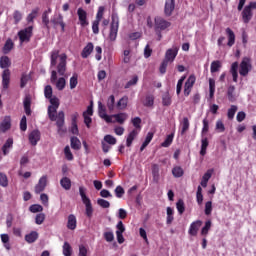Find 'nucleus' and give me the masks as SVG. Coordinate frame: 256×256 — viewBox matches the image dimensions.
<instances>
[{"instance_id":"f257e3e1","label":"nucleus","mask_w":256,"mask_h":256,"mask_svg":"<svg viewBox=\"0 0 256 256\" xmlns=\"http://www.w3.org/2000/svg\"><path fill=\"white\" fill-rule=\"evenodd\" d=\"M53 112V106H48V117L50 121H56V127H58V133H65L63 125H65V112L60 111L58 115Z\"/></svg>"},{"instance_id":"f03ea898","label":"nucleus","mask_w":256,"mask_h":256,"mask_svg":"<svg viewBox=\"0 0 256 256\" xmlns=\"http://www.w3.org/2000/svg\"><path fill=\"white\" fill-rule=\"evenodd\" d=\"M87 188L80 186L79 187V194L82 199V203L85 204V215L88 217V219H91L93 217V204H91V199L87 197Z\"/></svg>"},{"instance_id":"7ed1b4c3","label":"nucleus","mask_w":256,"mask_h":256,"mask_svg":"<svg viewBox=\"0 0 256 256\" xmlns=\"http://www.w3.org/2000/svg\"><path fill=\"white\" fill-rule=\"evenodd\" d=\"M119 32V16L117 13L112 14V22L110 25L109 39L115 41L117 39V33Z\"/></svg>"},{"instance_id":"20e7f679","label":"nucleus","mask_w":256,"mask_h":256,"mask_svg":"<svg viewBox=\"0 0 256 256\" xmlns=\"http://www.w3.org/2000/svg\"><path fill=\"white\" fill-rule=\"evenodd\" d=\"M253 9H256V2H250L242 11L243 23H249L253 19Z\"/></svg>"},{"instance_id":"39448f33","label":"nucleus","mask_w":256,"mask_h":256,"mask_svg":"<svg viewBox=\"0 0 256 256\" xmlns=\"http://www.w3.org/2000/svg\"><path fill=\"white\" fill-rule=\"evenodd\" d=\"M18 37L20 40V45H23V43H29V41H31V37H33V26L20 30L18 32Z\"/></svg>"},{"instance_id":"423d86ee","label":"nucleus","mask_w":256,"mask_h":256,"mask_svg":"<svg viewBox=\"0 0 256 256\" xmlns=\"http://www.w3.org/2000/svg\"><path fill=\"white\" fill-rule=\"evenodd\" d=\"M251 69H253V66L251 65V59L249 57H244L240 63V75L242 77H247Z\"/></svg>"},{"instance_id":"0eeeda50","label":"nucleus","mask_w":256,"mask_h":256,"mask_svg":"<svg viewBox=\"0 0 256 256\" xmlns=\"http://www.w3.org/2000/svg\"><path fill=\"white\" fill-rule=\"evenodd\" d=\"M168 27H171V22L161 18L156 17L155 18V31H165V29H168Z\"/></svg>"},{"instance_id":"6e6552de","label":"nucleus","mask_w":256,"mask_h":256,"mask_svg":"<svg viewBox=\"0 0 256 256\" xmlns=\"http://www.w3.org/2000/svg\"><path fill=\"white\" fill-rule=\"evenodd\" d=\"M98 115L101 119H104L106 123H113V119L107 114V108H105V105H103L101 101L98 102Z\"/></svg>"},{"instance_id":"1a4fd4ad","label":"nucleus","mask_w":256,"mask_h":256,"mask_svg":"<svg viewBox=\"0 0 256 256\" xmlns=\"http://www.w3.org/2000/svg\"><path fill=\"white\" fill-rule=\"evenodd\" d=\"M195 81H196L195 75H190L186 80L184 84L185 97H189V95H191V89H193V86L195 85Z\"/></svg>"},{"instance_id":"9d476101","label":"nucleus","mask_w":256,"mask_h":256,"mask_svg":"<svg viewBox=\"0 0 256 256\" xmlns=\"http://www.w3.org/2000/svg\"><path fill=\"white\" fill-rule=\"evenodd\" d=\"M66 71H67V55L62 54L60 56V62L57 65V72L59 75H61L63 77V75H65Z\"/></svg>"},{"instance_id":"9b49d317","label":"nucleus","mask_w":256,"mask_h":256,"mask_svg":"<svg viewBox=\"0 0 256 256\" xmlns=\"http://www.w3.org/2000/svg\"><path fill=\"white\" fill-rule=\"evenodd\" d=\"M30 145L35 147L39 141H41V132L39 130H33L28 136Z\"/></svg>"},{"instance_id":"f8f14e48","label":"nucleus","mask_w":256,"mask_h":256,"mask_svg":"<svg viewBox=\"0 0 256 256\" xmlns=\"http://www.w3.org/2000/svg\"><path fill=\"white\" fill-rule=\"evenodd\" d=\"M45 187H47V176H42L34 189L36 195H39V193H43V191H45Z\"/></svg>"},{"instance_id":"ddd939ff","label":"nucleus","mask_w":256,"mask_h":256,"mask_svg":"<svg viewBox=\"0 0 256 256\" xmlns=\"http://www.w3.org/2000/svg\"><path fill=\"white\" fill-rule=\"evenodd\" d=\"M203 225V222L201 220H196L191 223L190 228L188 230L189 235L192 237H195L199 231V228Z\"/></svg>"},{"instance_id":"4468645a","label":"nucleus","mask_w":256,"mask_h":256,"mask_svg":"<svg viewBox=\"0 0 256 256\" xmlns=\"http://www.w3.org/2000/svg\"><path fill=\"white\" fill-rule=\"evenodd\" d=\"M77 15L80 21V25L82 27H86V25H89V22H87V12L83 10V8H78Z\"/></svg>"},{"instance_id":"2eb2a0df","label":"nucleus","mask_w":256,"mask_h":256,"mask_svg":"<svg viewBox=\"0 0 256 256\" xmlns=\"http://www.w3.org/2000/svg\"><path fill=\"white\" fill-rule=\"evenodd\" d=\"M11 129V116H5L2 122L0 123V131L2 133H7Z\"/></svg>"},{"instance_id":"dca6fc26","label":"nucleus","mask_w":256,"mask_h":256,"mask_svg":"<svg viewBox=\"0 0 256 256\" xmlns=\"http://www.w3.org/2000/svg\"><path fill=\"white\" fill-rule=\"evenodd\" d=\"M10 80H11V71L9 69H5L2 73L3 89H9Z\"/></svg>"},{"instance_id":"f3484780","label":"nucleus","mask_w":256,"mask_h":256,"mask_svg":"<svg viewBox=\"0 0 256 256\" xmlns=\"http://www.w3.org/2000/svg\"><path fill=\"white\" fill-rule=\"evenodd\" d=\"M177 53V48H170L166 51L164 59L170 63H173L175 61V57H177Z\"/></svg>"},{"instance_id":"a211bd4d","label":"nucleus","mask_w":256,"mask_h":256,"mask_svg":"<svg viewBox=\"0 0 256 256\" xmlns=\"http://www.w3.org/2000/svg\"><path fill=\"white\" fill-rule=\"evenodd\" d=\"M175 10V0H166L164 13L168 17L171 16L173 11Z\"/></svg>"},{"instance_id":"6ab92c4d","label":"nucleus","mask_w":256,"mask_h":256,"mask_svg":"<svg viewBox=\"0 0 256 256\" xmlns=\"http://www.w3.org/2000/svg\"><path fill=\"white\" fill-rule=\"evenodd\" d=\"M23 107L27 116L31 115V95H26L23 100Z\"/></svg>"},{"instance_id":"aec40b11","label":"nucleus","mask_w":256,"mask_h":256,"mask_svg":"<svg viewBox=\"0 0 256 256\" xmlns=\"http://www.w3.org/2000/svg\"><path fill=\"white\" fill-rule=\"evenodd\" d=\"M238 71H239V62L232 63L231 68H230V73L233 77L234 83H237V79L239 77Z\"/></svg>"},{"instance_id":"412c9836","label":"nucleus","mask_w":256,"mask_h":256,"mask_svg":"<svg viewBox=\"0 0 256 256\" xmlns=\"http://www.w3.org/2000/svg\"><path fill=\"white\" fill-rule=\"evenodd\" d=\"M93 49H94V46H93V43L89 42L82 50V53H81V57L83 59H87V57H89V55H91V53H93Z\"/></svg>"},{"instance_id":"4be33fe9","label":"nucleus","mask_w":256,"mask_h":256,"mask_svg":"<svg viewBox=\"0 0 256 256\" xmlns=\"http://www.w3.org/2000/svg\"><path fill=\"white\" fill-rule=\"evenodd\" d=\"M67 228L71 231H75V229H77V218L75 215L70 214L68 216Z\"/></svg>"},{"instance_id":"5701e85b","label":"nucleus","mask_w":256,"mask_h":256,"mask_svg":"<svg viewBox=\"0 0 256 256\" xmlns=\"http://www.w3.org/2000/svg\"><path fill=\"white\" fill-rule=\"evenodd\" d=\"M10 149H13V138H8L2 146L3 155H9Z\"/></svg>"},{"instance_id":"b1692460","label":"nucleus","mask_w":256,"mask_h":256,"mask_svg":"<svg viewBox=\"0 0 256 256\" xmlns=\"http://www.w3.org/2000/svg\"><path fill=\"white\" fill-rule=\"evenodd\" d=\"M226 35L228 36V47H232L235 45V32L231 30V28H226Z\"/></svg>"},{"instance_id":"393cba45","label":"nucleus","mask_w":256,"mask_h":256,"mask_svg":"<svg viewBox=\"0 0 256 256\" xmlns=\"http://www.w3.org/2000/svg\"><path fill=\"white\" fill-rule=\"evenodd\" d=\"M227 97L230 103H235L237 101V96L235 95V86L231 85L228 87Z\"/></svg>"},{"instance_id":"a878e982","label":"nucleus","mask_w":256,"mask_h":256,"mask_svg":"<svg viewBox=\"0 0 256 256\" xmlns=\"http://www.w3.org/2000/svg\"><path fill=\"white\" fill-rule=\"evenodd\" d=\"M70 146L74 151H79L81 149V140L77 136H72L70 138Z\"/></svg>"},{"instance_id":"bb28decb","label":"nucleus","mask_w":256,"mask_h":256,"mask_svg":"<svg viewBox=\"0 0 256 256\" xmlns=\"http://www.w3.org/2000/svg\"><path fill=\"white\" fill-rule=\"evenodd\" d=\"M50 23H53L54 27H56V25H60L62 31H65V22H63V16L61 14L58 15V18H52Z\"/></svg>"},{"instance_id":"cd10ccee","label":"nucleus","mask_w":256,"mask_h":256,"mask_svg":"<svg viewBox=\"0 0 256 256\" xmlns=\"http://www.w3.org/2000/svg\"><path fill=\"white\" fill-rule=\"evenodd\" d=\"M37 239H39V233H37V231H32L29 234L25 235V241L27 243H35Z\"/></svg>"},{"instance_id":"c85d7f7f","label":"nucleus","mask_w":256,"mask_h":256,"mask_svg":"<svg viewBox=\"0 0 256 256\" xmlns=\"http://www.w3.org/2000/svg\"><path fill=\"white\" fill-rule=\"evenodd\" d=\"M137 135H139V132H137L135 129L129 133L126 139V147H131V145H133V141H135V137H137Z\"/></svg>"},{"instance_id":"c756f323","label":"nucleus","mask_w":256,"mask_h":256,"mask_svg":"<svg viewBox=\"0 0 256 256\" xmlns=\"http://www.w3.org/2000/svg\"><path fill=\"white\" fill-rule=\"evenodd\" d=\"M137 135H139V132H137L135 129L129 133L126 139V147H131V145H133V141H135V137H137Z\"/></svg>"},{"instance_id":"7c9ffc66","label":"nucleus","mask_w":256,"mask_h":256,"mask_svg":"<svg viewBox=\"0 0 256 256\" xmlns=\"http://www.w3.org/2000/svg\"><path fill=\"white\" fill-rule=\"evenodd\" d=\"M137 135H139V132H137L135 129L129 133L126 139V147H131V145H133V141H135V137H137Z\"/></svg>"},{"instance_id":"2f4dec72","label":"nucleus","mask_w":256,"mask_h":256,"mask_svg":"<svg viewBox=\"0 0 256 256\" xmlns=\"http://www.w3.org/2000/svg\"><path fill=\"white\" fill-rule=\"evenodd\" d=\"M48 99L50 101V107H52L53 113H57V109H59V98H57V96H52Z\"/></svg>"},{"instance_id":"473e14b6","label":"nucleus","mask_w":256,"mask_h":256,"mask_svg":"<svg viewBox=\"0 0 256 256\" xmlns=\"http://www.w3.org/2000/svg\"><path fill=\"white\" fill-rule=\"evenodd\" d=\"M116 119L117 123H120V125H123L125 121H127V113H118L111 116V119Z\"/></svg>"},{"instance_id":"72a5a7b5","label":"nucleus","mask_w":256,"mask_h":256,"mask_svg":"<svg viewBox=\"0 0 256 256\" xmlns=\"http://www.w3.org/2000/svg\"><path fill=\"white\" fill-rule=\"evenodd\" d=\"M151 141H153V132H148L144 142L140 147V151L141 152L145 151V148L149 145V143H151Z\"/></svg>"},{"instance_id":"f704fd0d","label":"nucleus","mask_w":256,"mask_h":256,"mask_svg":"<svg viewBox=\"0 0 256 256\" xmlns=\"http://www.w3.org/2000/svg\"><path fill=\"white\" fill-rule=\"evenodd\" d=\"M10 65H11V59H9L8 56H2L0 58L1 69H9Z\"/></svg>"},{"instance_id":"c9c22d12","label":"nucleus","mask_w":256,"mask_h":256,"mask_svg":"<svg viewBox=\"0 0 256 256\" xmlns=\"http://www.w3.org/2000/svg\"><path fill=\"white\" fill-rule=\"evenodd\" d=\"M60 185L63 189L69 191V189H71V179H69L68 177H63L60 180Z\"/></svg>"},{"instance_id":"e433bc0d","label":"nucleus","mask_w":256,"mask_h":256,"mask_svg":"<svg viewBox=\"0 0 256 256\" xmlns=\"http://www.w3.org/2000/svg\"><path fill=\"white\" fill-rule=\"evenodd\" d=\"M239 107L237 105H231L227 112V117L230 121L235 118V113H237Z\"/></svg>"},{"instance_id":"4c0bfd02","label":"nucleus","mask_w":256,"mask_h":256,"mask_svg":"<svg viewBox=\"0 0 256 256\" xmlns=\"http://www.w3.org/2000/svg\"><path fill=\"white\" fill-rule=\"evenodd\" d=\"M174 213L175 212L173 211V208L167 207V209H166V214H167L166 223H167V225H171V223H173V220L175 219L173 217Z\"/></svg>"},{"instance_id":"58836bf2","label":"nucleus","mask_w":256,"mask_h":256,"mask_svg":"<svg viewBox=\"0 0 256 256\" xmlns=\"http://www.w3.org/2000/svg\"><path fill=\"white\" fill-rule=\"evenodd\" d=\"M152 176H153V181L155 183H159V165L153 164V166H152Z\"/></svg>"},{"instance_id":"ea45409f","label":"nucleus","mask_w":256,"mask_h":256,"mask_svg":"<svg viewBox=\"0 0 256 256\" xmlns=\"http://www.w3.org/2000/svg\"><path fill=\"white\" fill-rule=\"evenodd\" d=\"M57 59H59V50H54L51 52L50 66L55 67L57 65Z\"/></svg>"},{"instance_id":"a19ab883","label":"nucleus","mask_w":256,"mask_h":256,"mask_svg":"<svg viewBox=\"0 0 256 256\" xmlns=\"http://www.w3.org/2000/svg\"><path fill=\"white\" fill-rule=\"evenodd\" d=\"M184 173L185 172L183 171V168H181L180 166H175L172 169V175L177 179H179V177H183Z\"/></svg>"},{"instance_id":"79ce46f5","label":"nucleus","mask_w":256,"mask_h":256,"mask_svg":"<svg viewBox=\"0 0 256 256\" xmlns=\"http://www.w3.org/2000/svg\"><path fill=\"white\" fill-rule=\"evenodd\" d=\"M221 69V61L215 60L211 63L210 71L211 73H217Z\"/></svg>"},{"instance_id":"37998d69","label":"nucleus","mask_w":256,"mask_h":256,"mask_svg":"<svg viewBox=\"0 0 256 256\" xmlns=\"http://www.w3.org/2000/svg\"><path fill=\"white\" fill-rule=\"evenodd\" d=\"M169 60H166L165 58L163 59L162 63L160 64L159 67V72L161 73V75H165L167 73V67L169 65Z\"/></svg>"},{"instance_id":"c03bdc74","label":"nucleus","mask_w":256,"mask_h":256,"mask_svg":"<svg viewBox=\"0 0 256 256\" xmlns=\"http://www.w3.org/2000/svg\"><path fill=\"white\" fill-rule=\"evenodd\" d=\"M171 103V95H169V92H166L162 96V105H164V107H169Z\"/></svg>"},{"instance_id":"a18cd8bd","label":"nucleus","mask_w":256,"mask_h":256,"mask_svg":"<svg viewBox=\"0 0 256 256\" xmlns=\"http://www.w3.org/2000/svg\"><path fill=\"white\" fill-rule=\"evenodd\" d=\"M42 23L48 31L49 29H51V26H49V23H51V21L49 20V14H47V12H43L42 14Z\"/></svg>"},{"instance_id":"49530a36","label":"nucleus","mask_w":256,"mask_h":256,"mask_svg":"<svg viewBox=\"0 0 256 256\" xmlns=\"http://www.w3.org/2000/svg\"><path fill=\"white\" fill-rule=\"evenodd\" d=\"M73 253V249L71 248V244L65 242L63 245V255L64 256H71Z\"/></svg>"},{"instance_id":"de8ad7c7","label":"nucleus","mask_w":256,"mask_h":256,"mask_svg":"<svg viewBox=\"0 0 256 256\" xmlns=\"http://www.w3.org/2000/svg\"><path fill=\"white\" fill-rule=\"evenodd\" d=\"M210 229H211V220H207L205 222L204 227L201 229V235H203V237H207Z\"/></svg>"},{"instance_id":"09e8293b","label":"nucleus","mask_w":256,"mask_h":256,"mask_svg":"<svg viewBox=\"0 0 256 256\" xmlns=\"http://www.w3.org/2000/svg\"><path fill=\"white\" fill-rule=\"evenodd\" d=\"M176 209L179 215H183V213H185V202H183L182 199H179L178 202L176 203Z\"/></svg>"},{"instance_id":"8fccbe9b","label":"nucleus","mask_w":256,"mask_h":256,"mask_svg":"<svg viewBox=\"0 0 256 256\" xmlns=\"http://www.w3.org/2000/svg\"><path fill=\"white\" fill-rule=\"evenodd\" d=\"M173 137H175V134H169L164 142L161 143V147H170L171 143H173Z\"/></svg>"},{"instance_id":"3c124183","label":"nucleus","mask_w":256,"mask_h":256,"mask_svg":"<svg viewBox=\"0 0 256 256\" xmlns=\"http://www.w3.org/2000/svg\"><path fill=\"white\" fill-rule=\"evenodd\" d=\"M189 131V118L184 117L182 121V130H181V135H185Z\"/></svg>"},{"instance_id":"603ef678","label":"nucleus","mask_w":256,"mask_h":256,"mask_svg":"<svg viewBox=\"0 0 256 256\" xmlns=\"http://www.w3.org/2000/svg\"><path fill=\"white\" fill-rule=\"evenodd\" d=\"M1 241L4 244L5 249H7V251H9L11 249V245L9 244V235L1 234Z\"/></svg>"},{"instance_id":"864d4df0","label":"nucleus","mask_w":256,"mask_h":256,"mask_svg":"<svg viewBox=\"0 0 256 256\" xmlns=\"http://www.w3.org/2000/svg\"><path fill=\"white\" fill-rule=\"evenodd\" d=\"M107 108L111 112L115 109V95H111L107 100Z\"/></svg>"},{"instance_id":"5fc2aeb1","label":"nucleus","mask_w":256,"mask_h":256,"mask_svg":"<svg viewBox=\"0 0 256 256\" xmlns=\"http://www.w3.org/2000/svg\"><path fill=\"white\" fill-rule=\"evenodd\" d=\"M97 205L102 207V209H109L111 207V203H109V201H107V200H105L103 198H99L97 200Z\"/></svg>"},{"instance_id":"6e6d98bb","label":"nucleus","mask_w":256,"mask_h":256,"mask_svg":"<svg viewBox=\"0 0 256 256\" xmlns=\"http://www.w3.org/2000/svg\"><path fill=\"white\" fill-rule=\"evenodd\" d=\"M65 85H67V82L63 77L59 78L56 81V88L58 89V91H63V89H65Z\"/></svg>"},{"instance_id":"4d7b16f0","label":"nucleus","mask_w":256,"mask_h":256,"mask_svg":"<svg viewBox=\"0 0 256 256\" xmlns=\"http://www.w3.org/2000/svg\"><path fill=\"white\" fill-rule=\"evenodd\" d=\"M44 96L46 99H51L53 97V87H51V85L45 86Z\"/></svg>"},{"instance_id":"13d9d810","label":"nucleus","mask_w":256,"mask_h":256,"mask_svg":"<svg viewBox=\"0 0 256 256\" xmlns=\"http://www.w3.org/2000/svg\"><path fill=\"white\" fill-rule=\"evenodd\" d=\"M129 101V98L127 96L122 97L118 102H117V107L120 109H125L127 107V103Z\"/></svg>"},{"instance_id":"bf43d9fd","label":"nucleus","mask_w":256,"mask_h":256,"mask_svg":"<svg viewBox=\"0 0 256 256\" xmlns=\"http://www.w3.org/2000/svg\"><path fill=\"white\" fill-rule=\"evenodd\" d=\"M155 103V98L153 97V95H148L146 96V99L144 101V107H153Z\"/></svg>"},{"instance_id":"052dcab7","label":"nucleus","mask_w":256,"mask_h":256,"mask_svg":"<svg viewBox=\"0 0 256 256\" xmlns=\"http://www.w3.org/2000/svg\"><path fill=\"white\" fill-rule=\"evenodd\" d=\"M211 179V173L209 172H206L203 177H202V180L200 182V185L202 187H207V183H209V180Z\"/></svg>"},{"instance_id":"680f3d73","label":"nucleus","mask_w":256,"mask_h":256,"mask_svg":"<svg viewBox=\"0 0 256 256\" xmlns=\"http://www.w3.org/2000/svg\"><path fill=\"white\" fill-rule=\"evenodd\" d=\"M31 213H41L43 211V206L39 204H33L29 207Z\"/></svg>"},{"instance_id":"e2e57ef3","label":"nucleus","mask_w":256,"mask_h":256,"mask_svg":"<svg viewBox=\"0 0 256 256\" xmlns=\"http://www.w3.org/2000/svg\"><path fill=\"white\" fill-rule=\"evenodd\" d=\"M207 133H209V120H207V118H204L201 137L205 136V134H207Z\"/></svg>"},{"instance_id":"0e129e2a","label":"nucleus","mask_w":256,"mask_h":256,"mask_svg":"<svg viewBox=\"0 0 256 256\" xmlns=\"http://www.w3.org/2000/svg\"><path fill=\"white\" fill-rule=\"evenodd\" d=\"M3 49H4V53L7 55V53H9L11 51V49H13V40L8 39L5 42V45H4Z\"/></svg>"},{"instance_id":"69168bd1","label":"nucleus","mask_w":256,"mask_h":256,"mask_svg":"<svg viewBox=\"0 0 256 256\" xmlns=\"http://www.w3.org/2000/svg\"><path fill=\"white\" fill-rule=\"evenodd\" d=\"M0 185L1 187H7L9 185V180L5 173H0Z\"/></svg>"},{"instance_id":"338daca9","label":"nucleus","mask_w":256,"mask_h":256,"mask_svg":"<svg viewBox=\"0 0 256 256\" xmlns=\"http://www.w3.org/2000/svg\"><path fill=\"white\" fill-rule=\"evenodd\" d=\"M114 193H115L116 197H118V199H121V197H123V195H125V189L122 188V186H117L114 190Z\"/></svg>"},{"instance_id":"774afa93","label":"nucleus","mask_w":256,"mask_h":256,"mask_svg":"<svg viewBox=\"0 0 256 256\" xmlns=\"http://www.w3.org/2000/svg\"><path fill=\"white\" fill-rule=\"evenodd\" d=\"M45 221V214L39 213L35 217V223L36 225H43V222Z\"/></svg>"}]
</instances>
